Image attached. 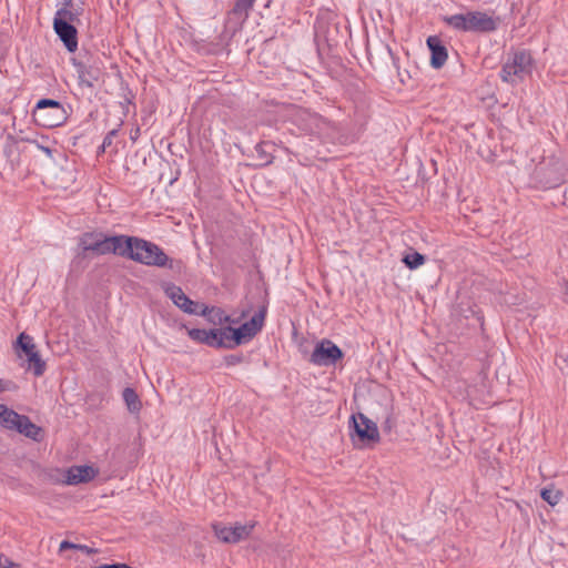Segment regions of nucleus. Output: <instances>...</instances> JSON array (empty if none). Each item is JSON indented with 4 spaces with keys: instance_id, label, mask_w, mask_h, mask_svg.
Masks as SVG:
<instances>
[{
    "instance_id": "f257e3e1",
    "label": "nucleus",
    "mask_w": 568,
    "mask_h": 568,
    "mask_svg": "<svg viewBox=\"0 0 568 568\" xmlns=\"http://www.w3.org/2000/svg\"><path fill=\"white\" fill-rule=\"evenodd\" d=\"M131 261L146 265L165 267L175 273H181L183 262L169 257L155 243L141 237H135Z\"/></svg>"
},
{
    "instance_id": "f03ea898",
    "label": "nucleus",
    "mask_w": 568,
    "mask_h": 568,
    "mask_svg": "<svg viewBox=\"0 0 568 568\" xmlns=\"http://www.w3.org/2000/svg\"><path fill=\"white\" fill-rule=\"evenodd\" d=\"M565 172V163L559 158H542L530 174V185L541 190L555 189L564 183Z\"/></svg>"
},
{
    "instance_id": "7ed1b4c3",
    "label": "nucleus",
    "mask_w": 568,
    "mask_h": 568,
    "mask_svg": "<svg viewBox=\"0 0 568 568\" xmlns=\"http://www.w3.org/2000/svg\"><path fill=\"white\" fill-rule=\"evenodd\" d=\"M448 26L456 30L475 33H489L499 27L501 19L481 11H468L445 18Z\"/></svg>"
},
{
    "instance_id": "20e7f679",
    "label": "nucleus",
    "mask_w": 568,
    "mask_h": 568,
    "mask_svg": "<svg viewBox=\"0 0 568 568\" xmlns=\"http://www.w3.org/2000/svg\"><path fill=\"white\" fill-rule=\"evenodd\" d=\"M351 440L356 448L373 447L381 439L375 422L365 414H353L348 420Z\"/></svg>"
},
{
    "instance_id": "39448f33",
    "label": "nucleus",
    "mask_w": 568,
    "mask_h": 568,
    "mask_svg": "<svg viewBox=\"0 0 568 568\" xmlns=\"http://www.w3.org/2000/svg\"><path fill=\"white\" fill-rule=\"evenodd\" d=\"M32 116L38 125L51 129L64 124L69 112L57 100L40 99L32 111Z\"/></svg>"
},
{
    "instance_id": "423d86ee",
    "label": "nucleus",
    "mask_w": 568,
    "mask_h": 568,
    "mask_svg": "<svg viewBox=\"0 0 568 568\" xmlns=\"http://www.w3.org/2000/svg\"><path fill=\"white\" fill-rule=\"evenodd\" d=\"M532 57L529 51L517 50L508 55L507 61L501 68L500 78L504 82L515 84L524 75L531 72Z\"/></svg>"
},
{
    "instance_id": "0eeeda50",
    "label": "nucleus",
    "mask_w": 568,
    "mask_h": 568,
    "mask_svg": "<svg viewBox=\"0 0 568 568\" xmlns=\"http://www.w3.org/2000/svg\"><path fill=\"white\" fill-rule=\"evenodd\" d=\"M266 313L267 306L263 305L250 321L243 323L241 326H226V333H229L232 348L250 342L263 328Z\"/></svg>"
},
{
    "instance_id": "6e6552de",
    "label": "nucleus",
    "mask_w": 568,
    "mask_h": 568,
    "mask_svg": "<svg viewBox=\"0 0 568 568\" xmlns=\"http://www.w3.org/2000/svg\"><path fill=\"white\" fill-rule=\"evenodd\" d=\"M16 348L19 356H22L23 354L27 357L29 368L32 369L34 376L39 377L44 374L45 362L41 358L39 352L37 351L31 336L24 332L20 333L16 342Z\"/></svg>"
},
{
    "instance_id": "1a4fd4ad",
    "label": "nucleus",
    "mask_w": 568,
    "mask_h": 568,
    "mask_svg": "<svg viewBox=\"0 0 568 568\" xmlns=\"http://www.w3.org/2000/svg\"><path fill=\"white\" fill-rule=\"evenodd\" d=\"M343 357V351L331 339L324 338L315 345L310 362L318 366H332Z\"/></svg>"
},
{
    "instance_id": "9d476101",
    "label": "nucleus",
    "mask_w": 568,
    "mask_h": 568,
    "mask_svg": "<svg viewBox=\"0 0 568 568\" xmlns=\"http://www.w3.org/2000/svg\"><path fill=\"white\" fill-rule=\"evenodd\" d=\"M215 536L223 542L226 544H236L241 540L248 538L253 528L255 527V523L250 524H235L233 527H227L222 524H213L212 525Z\"/></svg>"
},
{
    "instance_id": "9b49d317",
    "label": "nucleus",
    "mask_w": 568,
    "mask_h": 568,
    "mask_svg": "<svg viewBox=\"0 0 568 568\" xmlns=\"http://www.w3.org/2000/svg\"><path fill=\"white\" fill-rule=\"evenodd\" d=\"M136 236L105 235L104 255L114 254L131 260Z\"/></svg>"
},
{
    "instance_id": "f8f14e48",
    "label": "nucleus",
    "mask_w": 568,
    "mask_h": 568,
    "mask_svg": "<svg viewBox=\"0 0 568 568\" xmlns=\"http://www.w3.org/2000/svg\"><path fill=\"white\" fill-rule=\"evenodd\" d=\"M53 30L62 41L69 52H75L78 49V30L74 24L64 20H53Z\"/></svg>"
},
{
    "instance_id": "ddd939ff",
    "label": "nucleus",
    "mask_w": 568,
    "mask_h": 568,
    "mask_svg": "<svg viewBox=\"0 0 568 568\" xmlns=\"http://www.w3.org/2000/svg\"><path fill=\"white\" fill-rule=\"evenodd\" d=\"M164 292L168 297L172 300V302L181 308L184 313L187 314H197L199 313V303L189 298L185 293L182 291L180 286H176L173 283L166 284Z\"/></svg>"
},
{
    "instance_id": "4468645a",
    "label": "nucleus",
    "mask_w": 568,
    "mask_h": 568,
    "mask_svg": "<svg viewBox=\"0 0 568 568\" xmlns=\"http://www.w3.org/2000/svg\"><path fill=\"white\" fill-rule=\"evenodd\" d=\"M375 51L377 54L384 55L386 59L390 60L394 64V67L397 69V74L399 78V81L404 85H410L413 87V81L415 80V77L417 75V70L409 71L407 69L400 70V68L397 64V59L394 57L390 48L388 44L381 42L375 47Z\"/></svg>"
},
{
    "instance_id": "2eb2a0df",
    "label": "nucleus",
    "mask_w": 568,
    "mask_h": 568,
    "mask_svg": "<svg viewBox=\"0 0 568 568\" xmlns=\"http://www.w3.org/2000/svg\"><path fill=\"white\" fill-rule=\"evenodd\" d=\"M98 475V470L89 465L71 466L67 470L64 483L67 485H78L89 483Z\"/></svg>"
},
{
    "instance_id": "dca6fc26",
    "label": "nucleus",
    "mask_w": 568,
    "mask_h": 568,
    "mask_svg": "<svg viewBox=\"0 0 568 568\" xmlns=\"http://www.w3.org/2000/svg\"><path fill=\"white\" fill-rule=\"evenodd\" d=\"M426 42L430 51V65L434 69H440L448 58L446 47L443 44L442 40L436 36L428 37Z\"/></svg>"
},
{
    "instance_id": "f3484780",
    "label": "nucleus",
    "mask_w": 568,
    "mask_h": 568,
    "mask_svg": "<svg viewBox=\"0 0 568 568\" xmlns=\"http://www.w3.org/2000/svg\"><path fill=\"white\" fill-rule=\"evenodd\" d=\"M74 67L77 69L79 83L90 89L94 87V83L100 79V69L93 65H87L85 63L74 60Z\"/></svg>"
},
{
    "instance_id": "a211bd4d",
    "label": "nucleus",
    "mask_w": 568,
    "mask_h": 568,
    "mask_svg": "<svg viewBox=\"0 0 568 568\" xmlns=\"http://www.w3.org/2000/svg\"><path fill=\"white\" fill-rule=\"evenodd\" d=\"M105 235L97 232H85L80 237V245L83 251H92L97 254L104 255Z\"/></svg>"
},
{
    "instance_id": "6ab92c4d",
    "label": "nucleus",
    "mask_w": 568,
    "mask_h": 568,
    "mask_svg": "<svg viewBox=\"0 0 568 568\" xmlns=\"http://www.w3.org/2000/svg\"><path fill=\"white\" fill-rule=\"evenodd\" d=\"M206 345L214 348L232 349L230 336L229 333H226V326L209 329Z\"/></svg>"
},
{
    "instance_id": "aec40b11",
    "label": "nucleus",
    "mask_w": 568,
    "mask_h": 568,
    "mask_svg": "<svg viewBox=\"0 0 568 568\" xmlns=\"http://www.w3.org/2000/svg\"><path fill=\"white\" fill-rule=\"evenodd\" d=\"M16 432L36 442L41 440L42 428L32 423L26 415H22Z\"/></svg>"
},
{
    "instance_id": "412c9836",
    "label": "nucleus",
    "mask_w": 568,
    "mask_h": 568,
    "mask_svg": "<svg viewBox=\"0 0 568 568\" xmlns=\"http://www.w3.org/2000/svg\"><path fill=\"white\" fill-rule=\"evenodd\" d=\"M21 417L22 415L6 405L0 408V425L7 429L17 430Z\"/></svg>"
},
{
    "instance_id": "4be33fe9",
    "label": "nucleus",
    "mask_w": 568,
    "mask_h": 568,
    "mask_svg": "<svg viewBox=\"0 0 568 568\" xmlns=\"http://www.w3.org/2000/svg\"><path fill=\"white\" fill-rule=\"evenodd\" d=\"M274 149V143L270 141H262L255 145V152L257 159L260 160L261 166H266L271 164L274 160L272 155V150Z\"/></svg>"
},
{
    "instance_id": "5701e85b",
    "label": "nucleus",
    "mask_w": 568,
    "mask_h": 568,
    "mask_svg": "<svg viewBox=\"0 0 568 568\" xmlns=\"http://www.w3.org/2000/svg\"><path fill=\"white\" fill-rule=\"evenodd\" d=\"M122 397L130 413H138L141 409V400L133 388L125 387Z\"/></svg>"
},
{
    "instance_id": "b1692460",
    "label": "nucleus",
    "mask_w": 568,
    "mask_h": 568,
    "mask_svg": "<svg viewBox=\"0 0 568 568\" xmlns=\"http://www.w3.org/2000/svg\"><path fill=\"white\" fill-rule=\"evenodd\" d=\"M3 155L10 162L17 160L19 155L18 141L10 134L7 136L6 143L3 145Z\"/></svg>"
},
{
    "instance_id": "393cba45",
    "label": "nucleus",
    "mask_w": 568,
    "mask_h": 568,
    "mask_svg": "<svg viewBox=\"0 0 568 568\" xmlns=\"http://www.w3.org/2000/svg\"><path fill=\"white\" fill-rule=\"evenodd\" d=\"M425 261H426L425 255H423L416 251L404 255V257L402 258V262L409 270H416L417 267L423 265L425 263Z\"/></svg>"
},
{
    "instance_id": "a878e982",
    "label": "nucleus",
    "mask_w": 568,
    "mask_h": 568,
    "mask_svg": "<svg viewBox=\"0 0 568 568\" xmlns=\"http://www.w3.org/2000/svg\"><path fill=\"white\" fill-rule=\"evenodd\" d=\"M80 12L78 10H70L67 8H61L55 12L53 20H64L68 23L73 24L74 22H80Z\"/></svg>"
},
{
    "instance_id": "bb28decb",
    "label": "nucleus",
    "mask_w": 568,
    "mask_h": 568,
    "mask_svg": "<svg viewBox=\"0 0 568 568\" xmlns=\"http://www.w3.org/2000/svg\"><path fill=\"white\" fill-rule=\"evenodd\" d=\"M209 322L214 325H223L225 323H235L230 315H226L221 307L213 306V314L210 316Z\"/></svg>"
},
{
    "instance_id": "cd10ccee",
    "label": "nucleus",
    "mask_w": 568,
    "mask_h": 568,
    "mask_svg": "<svg viewBox=\"0 0 568 568\" xmlns=\"http://www.w3.org/2000/svg\"><path fill=\"white\" fill-rule=\"evenodd\" d=\"M540 496L549 505L555 506L561 499L562 493L554 488H542L540 491Z\"/></svg>"
},
{
    "instance_id": "c85d7f7f",
    "label": "nucleus",
    "mask_w": 568,
    "mask_h": 568,
    "mask_svg": "<svg viewBox=\"0 0 568 568\" xmlns=\"http://www.w3.org/2000/svg\"><path fill=\"white\" fill-rule=\"evenodd\" d=\"M255 0H236L232 12L237 16L247 17V11L253 7Z\"/></svg>"
},
{
    "instance_id": "c756f323",
    "label": "nucleus",
    "mask_w": 568,
    "mask_h": 568,
    "mask_svg": "<svg viewBox=\"0 0 568 568\" xmlns=\"http://www.w3.org/2000/svg\"><path fill=\"white\" fill-rule=\"evenodd\" d=\"M187 334L192 341L206 345L209 331L202 328H192L189 329Z\"/></svg>"
},
{
    "instance_id": "7c9ffc66",
    "label": "nucleus",
    "mask_w": 568,
    "mask_h": 568,
    "mask_svg": "<svg viewBox=\"0 0 568 568\" xmlns=\"http://www.w3.org/2000/svg\"><path fill=\"white\" fill-rule=\"evenodd\" d=\"M19 386L11 379H0V393L16 392Z\"/></svg>"
},
{
    "instance_id": "2f4dec72",
    "label": "nucleus",
    "mask_w": 568,
    "mask_h": 568,
    "mask_svg": "<svg viewBox=\"0 0 568 568\" xmlns=\"http://www.w3.org/2000/svg\"><path fill=\"white\" fill-rule=\"evenodd\" d=\"M225 363L227 366H234L243 362V355L240 354H230L225 356Z\"/></svg>"
},
{
    "instance_id": "473e14b6",
    "label": "nucleus",
    "mask_w": 568,
    "mask_h": 568,
    "mask_svg": "<svg viewBox=\"0 0 568 568\" xmlns=\"http://www.w3.org/2000/svg\"><path fill=\"white\" fill-rule=\"evenodd\" d=\"M20 565L13 562L10 558L4 555H0V568H19Z\"/></svg>"
},
{
    "instance_id": "72a5a7b5",
    "label": "nucleus",
    "mask_w": 568,
    "mask_h": 568,
    "mask_svg": "<svg viewBox=\"0 0 568 568\" xmlns=\"http://www.w3.org/2000/svg\"><path fill=\"white\" fill-rule=\"evenodd\" d=\"M199 313L196 315H201V316H204L206 317L207 320L210 318V316L213 314V306H206L204 304H200L199 303Z\"/></svg>"
},
{
    "instance_id": "f704fd0d",
    "label": "nucleus",
    "mask_w": 568,
    "mask_h": 568,
    "mask_svg": "<svg viewBox=\"0 0 568 568\" xmlns=\"http://www.w3.org/2000/svg\"><path fill=\"white\" fill-rule=\"evenodd\" d=\"M118 134V129L111 130L105 138L103 139L102 149L104 150L106 146L112 144V139Z\"/></svg>"
},
{
    "instance_id": "c9c22d12",
    "label": "nucleus",
    "mask_w": 568,
    "mask_h": 568,
    "mask_svg": "<svg viewBox=\"0 0 568 568\" xmlns=\"http://www.w3.org/2000/svg\"><path fill=\"white\" fill-rule=\"evenodd\" d=\"M77 547H78V544L71 542L69 540H63L60 544L59 550L60 551H64V550H68V549H77Z\"/></svg>"
},
{
    "instance_id": "e433bc0d",
    "label": "nucleus",
    "mask_w": 568,
    "mask_h": 568,
    "mask_svg": "<svg viewBox=\"0 0 568 568\" xmlns=\"http://www.w3.org/2000/svg\"><path fill=\"white\" fill-rule=\"evenodd\" d=\"M77 550H80L87 555H94L98 552V549L91 548L87 545H80V544H78Z\"/></svg>"
},
{
    "instance_id": "4c0bfd02",
    "label": "nucleus",
    "mask_w": 568,
    "mask_h": 568,
    "mask_svg": "<svg viewBox=\"0 0 568 568\" xmlns=\"http://www.w3.org/2000/svg\"><path fill=\"white\" fill-rule=\"evenodd\" d=\"M556 365L559 367L560 371H564L565 367L568 366V358L564 357L561 355L557 356L556 358Z\"/></svg>"
},
{
    "instance_id": "58836bf2",
    "label": "nucleus",
    "mask_w": 568,
    "mask_h": 568,
    "mask_svg": "<svg viewBox=\"0 0 568 568\" xmlns=\"http://www.w3.org/2000/svg\"><path fill=\"white\" fill-rule=\"evenodd\" d=\"M39 149H41L47 155H49L50 158L52 156V150L48 146H42L40 144H38L36 141H32Z\"/></svg>"
},
{
    "instance_id": "ea45409f",
    "label": "nucleus",
    "mask_w": 568,
    "mask_h": 568,
    "mask_svg": "<svg viewBox=\"0 0 568 568\" xmlns=\"http://www.w3.org/2000/svg\"><path fill=\"white\" fill-rule=\"evenodd\" d=\"M140 129L136 128L134 131H131V140L135 141L139 136Z\"/></svg>"
},
{
    "instance_id": "a19ab883",
    "label": "nucleus",
    "mask_w": 568,
    "mask_h": 568,
    "mask_svg": "<svg viewBox=\"0 0 568 568\" xmlns=\"http://www.w3.org/2000/svg\"><path fill=\"white\" fill-rule=\"evenodd\" d=\"M73 6V0H63V8L70 9Z\"/></svg>"
},
{
    "instance_id": "79ce46f5",
    "label": "nucleus",
    "mask_w": 568,
    "mask_h": 568,
    "mask_svg": "<svg viewBox=\"0 0 568 568\" xmlns=\"http://www.w3.org/2000/svg\"><path fill=\"white\" fill-rule=\"evenodd\" d=\"M368 58H369V60L372 61V59H373V53H372L369 50H368Z\"/></svg>"
},
{
    "instance_id": "37998d69",
    "label": "nucleus",
    "mask_w": 568,
    "mask_h": 568,
    "mask_svg": "<svg viewBox=\"0 0 568 568\" xmlns=\"http://www.w3.org/2000/svg\"><path fill=\"white\" fill-rule=\"evenodd\" d=\"M3 404H0V408L2 407Z\"/></svg>"
}]
</instances>
